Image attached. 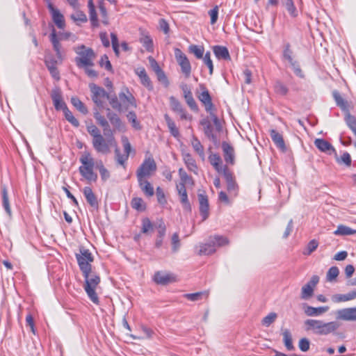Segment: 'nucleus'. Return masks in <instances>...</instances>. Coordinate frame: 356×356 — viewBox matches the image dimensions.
<instances>
[{
	"mask_svg": "<svg viewBox=\"0 0 356 356\" xmlns=\"http://www.w3.org/2000/svg\"><path fill=\"white\" fill-rule=\"evenodd\" d=\"M307 331H312L315 334L328 335L339 328V323L335 321L325 323L317 319H307L305 321Z\"/></svg>",
	"mask_w": 356,
	"mask_h": 356,
	"instance_id": "1",
	"label": "nucleus"
},
{
	"mask_svg": "<svg viewBox=\"0 0 356 356\" xmlns=\"http://www.w3.org/2000/svg\"><path fill=\"white\" fill-rule=\"evenodd\" d=\"M81 165L79 168L81 175L88 181H96L97 175L94 172L96 163L90 153L85 152L79 159Z\"/></svg>",
	"mask_w": 356,
	"mask_h": 356,
	"instance_id": "2",
	"label": "nucleus"
},
{
	"mask_svg": "<svg viewBox=\"0 0 356 356\" xmlns=\"http://www.w3.org/2000/svg\"><path fill=\"white\" fill-rule=\"evenodd\" d=\"M83 275L86 282L84 289L88 296L92 302L98 304L99 298L96 293V289L100 283V277L91 270L83 273Z\"/></svg>",
	"mask_w": 356,
	"mask_h": 356,
	"instance_id": "3",
	"label": "nucleus"
},
{
	"mask_svg": "<svg viewBox=\"0 0 356 356\" xmlns=\"http://www.w3.org/2000/svg\"><path fill=\"white\" fill-rule=\"evenodd\" d=\"M75 51L79 55L76 58V63L78 67H90L93 65V60L95 58V54L90 48H86L84 45H81L75 48Z\"/></svg>",
	"mask_w": 356,
	"mask_h": 356,
	"instance_id": "4",
	"label": "nucleus"
},
{
	"mask_svg": "<svg viewBox=\"0 0 356 356\" xmlns=\"http://www.w3.org/2000/svg\"><path fill=\"white\" fill-rule=\"evenodd\" d=\"M156 170V164L151 156L146 158L136 171L137 179H147Z\"/></svg>",
	"mask_w": 356,
	"mask_h": 356,
	"instance_id": "5",
	"label": "nucleus"
},
{
	"mask_svg": "<svg viewBox=\"0 0 356 356\" xmlns=\"http://www.w3.org/2000/svg\"><path fill=\"white\" fill-rule=\"evenodd\" d=\"M76 258L83 273L91 270L90 263L93 261V257L88 250L81 248L80 253L76 254Z\"/></svg>",
	"mask_w": 356,
	"mask_h": 356,
	"instance_id": "6",
	"label": "nucleus"
},
{
	"mask_svg": "<svg viewBox=\"0 0 356 356\" xmlns=\"http://www.w3.org/2000/svg\"><path fill=\"white\" fill-rule=\"evenodd\" d=\"M109 136L111 137L108 139L104 138L102 135L92 138V146L97 152L106 154L110 152V147L115 143V139L113 135Z\"/></svg>",
	"mask_w": 356,
	"mask_h": 356,
	"instance_id": "7",
	"label": "nucleus"
},
{
	"mask_svg": "<svg viewBox=\"0 0 356 356\" xmlns=\"http://www.w3.org/2000/svg\"><path fill=\"white\" fill-rule=\"evenodd\" d=\"M175 56L181 67L182 73L186 78L189 77L191 72V66L186 56L179 49L177 48L175 49Z\"/></svg>",
	"mask_w": 356,
	"mask_h": 356,
	"instance_id": "8",
	"label": "nucleus"
},
{
	"mask_svg": "<svg viewBox=\"0 0 356 356\" xmlns=\"http://www.w3.org/2000/svg\"><path fill=\"white\" fill-rule=\"evenodd\" d=\"M49 39L53 45V49L56 52V58H54L58 61H63L64 59V54L60 43V38L58 36L54 28L52 29L51 33L49 35Z\"/></svg>",
	"mask_w": 356,
	"mask_h": 356,
	"instance_id": "9",
	"label": "nucleus"
},
{
	"mask_svg": "<svg viewBox=\"0 0 356 356\" xmlns=\"http://www.w3.org/2000/svg\"><path fill=\"white\" fill-rule=\"evenodd\" d=\"M90 88L92 93V101L97 106H102V99L106 98L108 93L104 90V88L99 87L95 84H90Z\"/></svg>",
	"mask_w": 356,
	"mask_h": 356,
	"instance_id": "10",
	"label": "nucleus"
},
{
	"mask_svg": "<svg viewBox=\"0 0 356 356\" xmlns=\"http://www.w3.org/2000/svg\"><path fill=\"white\" fill-rule=\"evenodd\" d=\"M48 9L56 26L60 29H64L65 27V21L63 15L58 9L56 8L52 3L48 5Z\"/></svg>",
	"mask_w": 356,
	"mask_h": 356,
	"instance_id": "11",
	"label": "nucleus"
},
{
	"mask_svg": "<svg viewBox=\"0 0 356 356\" xmlns=\"http://www.w3.org/2000/svg\"><path fill=\"white\" fill-rule=\"evenodd\" d=\"M106 111V117L113 127V131H124L125 130V126L118 114L113 112L110 108H107Z\"/></svg>",
	"mask_w": 356,
	"mask_h": 356,
	"instance_id": "12",
	"label": "nucleus"
},
{
	"mask_svg": "<svg viewBox=\"0 0 356 356\" xmlns=\"http://www.w3.org/2000/svg\"><path fill=\"white\" fill-rule=\"evenodd\" d=\"M337 317L343 321H356V307L341 309L337 311Z\"/></svg>",
	"mask_w": 356,
	"mask_h": 356,
	"instance_id": "13",
	"label": "nucleus"
},
{
	"mask_svg": "<svg viewBox=\"0 0 356 356\" xmlns=\"http://www.w3.org/2000/svg\"><path fill=\"white\" fill-rule=\"evenodd\" d=\"M119 99L126 110L129 109V107L136 108L137 106L134 97L128 90L127 93L124 92H120Z\"/></svg>",
	"mask_w": 356,
	"mask_h": 356,
	"instance_id": "14",
	"label": "nucleus"
},
{
	"mask_svg": "<svg viewBox=\"0 0 356 356\" xmlns=\"http://www.w3.org/2000/svg\"><path fill=\"white\" fill-rule=\"evenodd\" d=\"M198 200L200 204V212L202 217V220H205L209 215V201L207 195L198 194Z\"/></svg>",
	"mask_w": 356,
	"mask_h": 356,
	"instance_id": "15",
	"label": "nucleus"
},
{
	"mask_svg": "<svg viewBox=\"0 0 356 356\" xmlns=\"http://www.w3.org/2000/svg\"><path fill=\"white\" fill-rule=\"evenodd\" d=\"M180 88L183 92V95L187 104L191 107V108L196 109V102L193 97L191 88L186 83H181Z\"/></svg>",
	"mask_w": 356,
	"mask_h": 356,
	"instance_id": "16",
	"label": "nucleus"
},
{
	"mask_svg": "<svg viewBox=\"0 0 356 356\" xmlns=\"http://www.w3.org/2000/svg\"><path fill=\"white\" fill-rule=\"evenodd\" d=\"M314 145L320 151L323 152H325L328 154H332V153L336 154V151L334 147L329 142L324 139H316L314 140Z\"/></svg>",
	"mask_w": 356,
	"mask_h": 356,
	"instance_id": "17",
	"label": "nucleus"
},
{
	"mask_svg": "<svg viewBox=\"0 0 356 356\" xmlns=\"http://www.w3.org/2000/svg\"><path fill=\"white\" fill-rule=\"evenodd\" d=\"M61 63L62 61H58L57 60L54 59L52 56H47L45 58L46 65L48 70H49L51 76L56 79H59V74L56 67V65Z\"/></svg>",
	"mask_w": 356,
	"mask_h": 356,
	"instance_id": "18",
	"label": "nucleus"
},
{
	"mask_svg": "<svg viewBox=\"0 0 356 356\" xmlns=\"http://www.w3.org/2000/svg\"><path fill=\"white\" fill-rule=\"evenodd\" d=\"M51 99L56 110H64L67 108L65 102L63 101L61 92L59 89H54L51 92Z\"/></svg>",
	"mask_w": 356,
	"mask_h": 356,
	"instance_id": "19",
	"label": "nucleus"
},
{
	"mask_svg": "<svg viewBox=\"0 0 356 356\" xmlns=\"http://www.w3.org/2000/svg\"><path fill=\"white\" fill-rule=\"evenodd\" d=\"M198 254L200 255H210L216 252V249L213 243L211 241V238H209L208 242L204 243H200L197 247Z\"/></svg>",
	"mask_w": 356,
	"mask_h": 356,
	"instance_id": "20",
	"label": "nucleus"
},
{
	"mask_svg": "<svg viewBox=\"0 0 356 356\" xmlns=\"http://www.w3.org/2000/svg\"><path fill=\"white\" fill-rule=\"evenodd\" d=\"M154 280L157 284H167L173 282L175 277L172 274L159 271L155 273Z\"/></svg>",
	"mask_w": 356,
	"mask_h": 356,
	"instance_id": "21",
	"label": "nucleus"
},
{
	"mask_svg": "<svg viewBox=\"0 0 356 356\" xmlns=\"http://www.w3.org/2000/svg\"><path fill=\"white\" fill-rule=\"evenodd\" d=\"M329 307L327 306L325 307H314L309 305L304 306V312L305 314L308 316H318L321 315L322 314L327 312Z\"/></svg>",
	"mask_w": 356,
	"mask_h": 356,
	"instance_id": "22",
	"label": "nucleus"
},
{
	"mask_svg": "<svg viewBox=\"0 0 356 356\" xmlns=\"http://www.w3.org/2000/svg\"><path fill=\"white\" fill-rule=\"evenodd\" d=\"M222 148L224 152V158L227 163L234 164V148L227 143L223 142Z\"/></svg>",
	"mask_w": 356,
	"mask_h": 356,
	"instance_id": "23",
	"label": "nucleus"
},
{
	"mask_svg": "<svg viewBox=\"0 0 356 356\" xmlns=\"http://www.w3.org/2000/svg\"><path fill=\"white\" fill-rule=\"evenodd\" d=\"M136 73L139 76L141 83L148 90H152L153 89V86L152 84L150 79L149 78L148 75L146 73L145 68H137L136 70Z\"/></svg>",
	"mask_w": 356,
	"mask_h": 356,
	"instance_id": "24",
	"label": "nucleus"
},
{
	"mask_svg": "<svg viewBox=\"0 0 356 356\" xmlns=\"http://www.w3.org/2000/svg\"><path fill=\"white\" fill-rule=\"evenodd\" d=\"M140 188L147 197H152L154 194V187L147 179H137Z\"/></svg>",
	"mask_w": 356,
	"mask_h": 356,
	"instance_id": "25",
	"label": "nucleus"
},
{
	"mask_svg": "<svg viewBox=\"0 0 356 356\" xmlns=\"http://www.w3.org/2000/svg\"><path fill=\"white\" fill-rule=\"evenodd\" d=\"M210 163L218 172H223L224 169L227 170V167L222 165V162L220 156L216 154H211L209 156Z\"/></svg>",
	"mask_w": 356,
	"mask_h": 356,
	"instance_id": "26",
	"label": "nucleus"
},
{
	"mask_svg": "<svg viewBox=\"0 0 356 356\" xmlns=\"http://www.w3.org/2000/svg\"><path fill=\"white\" fill-rule=\"evenodd\" d=\"M94 117L98 124L103 127L104 135H113V131L110 129L109 124L103 115L97 111L94 113Z\"/></svg>",
	"mask_w": 356,
	"mask_h": 356,
	"instance_id": "27",
	"label": "nucleus"
},
{
	"mask_svg": "<svg viewBox=\"0 0 356 356\" xmlns=\"http://www.w3.org/2000/svg\"><path fill=\"white\" fill-rule=\"evenodd\" d=\"M333 97L337 105L340 107V108L346 113L349 112L350 104L349 103L345 100L340 95V93L334 90L332 92Z\"/></svg>",
	"mask_w": 356,
	"mask_h": 356,
	"instance_id": "28",
	"label": "nucleus"
},
{
	"mask_svg": "<svg viewBox=\"0 0 356 356\" xmlns=\"http://www.w3.org/2000/svg\"><path fill=\"white\" fill-rule=\"evenodd\" d=\"M356 298V290H353L346 294H335L332 296L334 302H347Z\"/></svg>",
	"mask_w": 356,
	"mask_h": 356,
	"instance_id": "29",
	"label": "nucleus"
},
{
	"mask_svg": "<svg viewBox=\"0 0 356 356\" xmlns=\"http://www.w3.org/2000/svg\"><path fill=\"white\" fill-rule=\"evenodd\" d=\"M213 51L218 59L230 60V55L227 47L223 46H214Z\"/></svg>",
	"mask_w": 356,
	"mask_h": 356,
	"instance_id": "30",
	"label": "nucleus"
},
{
	"mask_svg": "<svg viewBox=\"0 0 356 356\" xmlns=\"http://www.w3.org/2000/svg\"><path fill=\"white\" fill-rule=\"evenodd\" d=\"M203 89L202 92L200 94L198 98L200 102H202L205 107L207 111H209L211 109L213 106V104L211 102V96L209 93V91L203 86H201Z\"/></svg>",
	"mask_w": 356,
	"mask_h": 356,
	"instance_id": "31",
	"label": "nucleus"
},
{
	"mask_svg": "<svg viewBox=\"0 0 356 356\" xmlns=\"http://www.w3.org/2000/svg\"><path fill=\"white\" fill-rule=\"evenodd\" d=\"M164 119L171 135L175 138H178L180 136V134L178 128L175 124V122L170 118L168 114L164 115Z\"/></svg>",
	"mask_w": 356,
	"mask_h": 356,
	"instance_id": "32",
	"label": "nucleus"
},
{
	"mask_svg": "<svg viewBox=\"0 0 356 356\" xmlns=\"http://www.w3.org/2000/svg\"><path fill=\"white\" fill-rule=\"evenodd\" d=\"M281 3L287 10L291 17H296L298 15V11L295 6L293 0H281Z\"/></svg>",
	"mask_w": 356,
	"mask_h": 356,
	"instance_id": "33",
	"label": "nucleus"
},
{
	"mask_svg": "<svg viewBox=\"0 0 356 356\" xmlns=\"http://www.w3.org/2000/svg\"><path fill=\"white\" fill-rule=\"evenodd\" d=\"M74 12L71 14L70 18L76 23V24H79L80 23H85L87 22L88 19L86 15L80 10L79 8H73Z\"/></svg>",
	"mask_w": 356,
	"mask_h": 356,
	"instance_id": "34",
	"label": "nucleus"
},
{
	"mask_svg": "<svg viewBox=\"0 0 356 356\" xmlns=\"http://www.w3.org/2000/svg\"><path fill=\"white\" fill-rule=\"evenodd\" d=\"M224 176L227 181V188L230 193L236 192L237 190V185L234 181L232 175L224 169Z\"/></svg>",
	"mask_w": 356,
	"mask_h": 356,
	"instance_id": "35",
	"label": "nucleus"
},
{
	"mask_svg": "<svg viewBox=\"0 0 356 356\" xmlns=\"http://www.w3.org/2000/svg\"><path fill=\"white\" fill-rule=\"evenodd\" d=\"M83 193L84 196L87 200V202L92 206L96 207L97 205V198L93 193L92 188L90 187L86 186L83 189Z\"/></svg>",
	"mask_w": 356,
	"mask_h": 356,
	"instance_id": "36",
	"label": "nucleus"
},
{
	"mask_svg": "<svg viewBox=\"0 0 356 356\" xmlns=\"http://www.w3.org/2000/svg\"><path fill=\"white\" fill-rule=\"evenodd\" d=\"M88 8H89V15H90V20L91 22V24L92 27H98L99 26V21L97 19V15L95 11V6L93 4L92 0H88Z\"/></svg>",
	"mask_w": 356,
	"mask_h": 356,
	"instance_id": "37",
	"label": "nucleus"
},
{
	"mask_svg": "<svg viewBox=\"0 0 356 356\" xmlns=\"http://www.w3.org/2000/svg\"><path fill=\"white\" fill-rule=\"evenodd\" d=\"M184 161L188 170L194 172L195 174L197 173L196 162L190 154H185L184 155Z\"/></svg>",
	"mask_w": 356,
	"mask_h": 356,
	"instance_id": "38",
	"label": "nucleus"
},
{
	"mask_svg": "<svg viewBox=\"0 0 356 356\" xmlns=\"http://www.w3.org/2000/svg\"><path fill=\"white\" fill-rule=\"evenodd\" d=\"M356 234V230L349 227L340 225L337 229L334 232V234L336 236H348Z\"/></svg>",
	"mask_w": 356,
	"mask_h": 356,
	"instance_id": "39",
	"label": "nucleus"
},
{
	"mask_svg": "<svg viewBox=\"0 0 356 356\" xmlns=\"http://www.w3.org/2000/svg\"><path fill=\"white\" fill-rule=\"evenodd\" d=\"M211 241L213 243L216 249L217 248L223 247L229 244V240L227 237L216 235L213 236H211Z\"/></svg>",
	"mask_w": 356,
	"mask_h": 356,
	"instance_id": "40",
	"label": "nucleus"
},
{
	"mask_svg": "<svg viewBox=\"0 0 356 356\" xmlns=\"http://www.w3.org/2000/svg\"><path fill=\"white\" fill-rule=\"evenodd\" d=\"M270 137L274 143L281 149H285L284 142L282 136L275 130L270 131Z\"/></svg>",
	"mask_w": 356,
	"mask_h": 356,
	"instance_id": "41",
	"label": "nucleus"
},
{
	"mask_svg": "<svg viewBox=\"0 0 356 356\" xmlns=\"http://www.w3.org/2000/svg\"><path fill=\"white\" fill-rule=\"evenodd\" d=\"M191 145L193 148V149L197 152V154H199L200 157L202 159L204 158V147L201 144L200 141L195 137L193 136L191 139Z\"/></svg>",
	"mask_w": 356,
	"mask_h": 356,
	"instance_id": "42",
	"label": "nucleus"
},
{
	"mask_svg": "<svg viewBox=\"0 0 356 356\" xmlns=\"http://www.w3.org/2000/svg\"><path fill=\"white\" fill-rule=\"evenodd\" d=\"M282 336H283V342L284 343V346L289 350H292L294 348V346L293 345L292 342V336L290 332V331L287 329H285L282 332Z\"/></svg>",
	"mask_w": 356,
	"mask_h": 356,
	"instance_id": "43",
	"label": "nucleus"
},
{
	"mask_svg": "<svg viewBox=\"0 0 356 356\" xmlns=\"http://www.w3.org/2000/svg\"><path fill=\"white\" fill-rule=\"evenodd\" d=\"M344 119L348 127L356 136V118L352 115L350 112H347L345 113Z\"/></svg>",
	"mask_w": 356,
	"mask_h": 356,
	"instance_id": "44",
	"label": "nucleus"
},
{
	"mask_svg": "<svg viewBox=\"0 0 356 356\" xmlns=\"http://www.w3.org/2000/svg\"><path fill=\"white\" fill-rule=\"evenodd\" d=\"M179 175L180 177L181 183L186 184L188 185H191V186L194 185L193 178L188 175L186 172L183 168L179 169Z\"/></svg>",
	"mask_w": 356,
	"mask_h": 356,
	"instance_id": "45",
	"label": "nucleus"
},
{
	"mask_svg": "<svg viewBox=\"0 0 356 356\" xmlns=\"http://www.w3.org/2000/svg\"><path fill=\"white\" fill-rule=\"evenodd\" d=\"M3 207L5 210L8 219L10 220L12 217V212L7 193L5 190L3 191Z\"/></svg>",
	"mask_w": 356,
	"mask_h": 356,
	"instance_id": "46",
	"label": "nucleus"
},
{
	"mask_svg": "<svg viewBox=\"0 0 356 356\" xmlns=\"http://www.w3.org/2000/svg\"><path fill=\"white\" fill-rule=\"evenodd\" d=\"M96 168L99 170L102 179L105 181L110 177L109 171L104 167L102 161L96 162Z\"/></svg>",
	"mask_w": 356,
	"mask_h": 356,
	"instance_id": "47",
	"label": "nucleus"
},
{
	"mask_svg": "<svg viewBox=\"0 0 356 356\" xmlns=\"http://www.w3.org/2000/svg\"><path fill=\"white\" fill-rule=\"evenodd\" d=\"M71 103L72 105L81 113L86 114L88 113V109L83 104V102L77 97H72Z\"/></svg>",
	"mask_w": 356,
	"mask_h": 356,
	"instance_id": "48",
	"label": "nucleus"
},
{
	"mask_svg": "<svg viewBox=\"0 0 356 356\" xmlns=\"http://www.w3.org/2000/svg\"><path fill=\"white\" fill-rule=\"evenodd\" d=\"M106 99L109 101V103L113 108L120 112L122 111V105L118 101V99L115 95H109L108 94Z\"/></svg>",
	"mask_w": 356,
	"mask_h": 356,
	"instance_id": "49",
	"label": "nucleus"
},
{
	"mask_svg": "<svg viewBox=\"0 0 356 356\" xmlns=\"http://www.w3.org/2000/svg\"><path fill=\"white\" fill-rule=\"evenodd\" d=\"M140 42L147 51H152L153 50V41L149 35H143L140 38Z\"/></svg>",
	"mask_w": 356,
	"mask_h": 356,
	"instance_id": "50",
	"label": "nucleus"
},
{
	"mask_svg": "<svg viewBox=\"0 0 356 356\" xmlns=\"http://www.w3.org/2000/svg\"><path fill=\"white\" fill-rule=\"evenodd\" d=\"M336 161L339 164H344L346 166L349 167L351 165V157L349 153L343 152L341 157H338L336 155Z\"/></svg>",
	"mask_w": 356,
	"mask_h": 356,
	"instance_id": "51",
	"label": "nucleus"
},
{
	"mask_svg": "<svg viewBox=\"0 0 356 356\" xmlns=\"http://www.w3.org/2000/svg\"><path fill=\"white\" fill-rule=\"evenodd\" d=\"M189 51L191 53L193 54L198 59L202 58L204 57L203 55L204 49L203 47L193 44L189 47Z\"/></svg>",
	"mask_w": 356,
	"mask_h": 356,
	"instance_id": "52",
	"label": "nucleus"
},
{
	"mask_svg": "<svg viewBox=\"0 0 356 356\" xmlns=\"http://www.w3.org/2000/svg\"><path fill=\"white\" fill-rule=\"evenodd\" d=\"M63 112L66 120L69 122L76 127L79 126L78 120L72 115V112L67 108V107L64 108Z\"/></svg>",
	"mask_w": 356,
	"mask_h": 356,
	"instance_id": "53",
	"label": "nucleus"
},
{
	"mask_svg": "<svg viewBox=\"0 0 356 356\" xmlns=\"http://www.w3.org/2000/svg\"><path fill=\"white\" fill-rule=\"evenodd\" d=\"M131 207L137 211H143L145 209L144 201L140 197H134L131 201Z\"/></svg>",
	"mask_w": 356,
	"mask_h": 356,
	"instance_id": "54",
	"label": "nucleus"
},
{
	"mask_svg": "<svg viewBox=\"0 0 356 356\" xmlns=\"http://www.w3.org/2000/svg\"><path fill=\"white\" fill-rule=\"evenodd\" d=\"M318 246V243L316 240L313 239L309 242L305 250L303 251V254L309 255L315 251Z\"/></svg>",
	"mask_w": 356,
	"mask_h": 356,
	"instance_id": "55",
	"label": "nucleus"
},
{
	"mask_svg": "<svg viewBox=\"0 0 356 356\" xmlns=\"http://www.w3.org/2000/svg\"><path fill=\"white\" fill-rule=\"evenodd\" d=\"M115 154L118 163L125 168V163L128 160L129 156L126 154H122L118 148L115 150Z\"/></svg>",
	"mask_w": 356,
	"mask_h": 356,
	"instance_id": "56",
	"label": "nucleus"
},
{
	"mask_svg": "<svg viewBox=\"0 0 356 356\" xmlns=\"http://www.w3.org/2000/svg\"><path fill=\"white\" fill-rule=\"evenodd\" d=\"M339 274V270L337 266H332L331 267L326 275L327 280L328 282H332L336 280V278L338 277Z\"/></svg>",
	"mask_w": 356,
	"mask_h": 356,
	"instance_id": "57",
	"label": "nucleus"
},
{
	"mask_svg": "<svg viewBox=\"0 0 356 356\" xmlns=\"http://www.w3.org/2000/svg\"><path fill=\"white\" fill-rule=\"evenodd\" d=\"M208 293L205 291L204 292H197L194 293H187L185 294L184 296L191 301H197L201 300L203 296L207 297Z\"/></svg>",
	"mask_w": 356,
	"mask_h": 356,
	"instance_id": "58",
	"label": "nucleus"
},
{
	"mask_svg": "<svg viewBox=\"0 0 356 356\" xmlns=\"http://www.w3.org/2000/svg\"><path fill=\"white\" fill-rule=\"evenodd\" d=\"M277 316V315L275 312H271L268 314L262 319V325L266 327L270 326L275 321Z\"/></svg>",
	"mask_w": 356,
	"mask_h": 356,
	"instance_id": "59",
	"label": "nucleus"
},
{
	"mask_svg": "<svg viewBox=\"0 0 356 356\" xmlns=\"http://www.w3.org/2000/svg\"><path fill=\"white\" fill-rule=\"evenodd\" d=\"M170 105L172 110L176 113L181 112L183 109L181 103L174 97H170Z\"/></svg>",
	"mask_w": 356,
	"mask_h": 356,
	"instance_id": "60",
	"label": "nucleus"
},
{
	"mask_svg": "<svg viewBox=\"0 0 356 356\" xmlns=\"http://www.w3.org/2000/svg\"><path fill=\"white\" fill-rule=\"evenodd\" d=\"M314 289L307 284L302 286L301 292V298L302 299H308L313 295Z\"/></svg>",
	"mask_w": 356,
	"mask_h": 356,
	"instance_id": "61",
	"label": "nucleus"
},
{
	"mask_svg": "<svg viewBox=\"0 0 356 356\" xmlns=\"http://www.w3.org/2000/svg\"><path fill=\"white\" fill-rule=\"evenodd\" d=\"M283 57L285 60H286L289 63L293 62V51L290 49V44L287 43L284 46V49L283 51Z\"/></svg>",
	"mask_w": 356,
	"mask_h": 356,
	"instance_id": "62",
	"label": "nucleus"
},
{
	"mask_svg": "<svg viewBox=\"0 0 356 356\" xmlns=\"http://www.w3.org/2000/svg\"><path fill=\"white\" fill-rule=\"evenodd\" d=\"M180 196V201L183 205V208L186 211L191 210V204L188 199L187 192L179 193Z\"/></svg>",
	"mask_w": 356,
	"mask_h": 356,
	"instance_id": "63",
	"label": "nucleus"
},
{
	"mask_svg": "<svg viewBox=\"0 0 356 356\" xmlns=\"http://www.w3.org/2000/svg\"><path fill=\"white\" fill-rule=\"evenodd\" d=\"M275 91L280 95H286L288 92V88L281 82H277L275 84Z\"/></svg>",
	"mask_w": 356,
	"mask_h": 356,
	"instance_id": "64",
	"label": "nucleus"
}]
</instances>
